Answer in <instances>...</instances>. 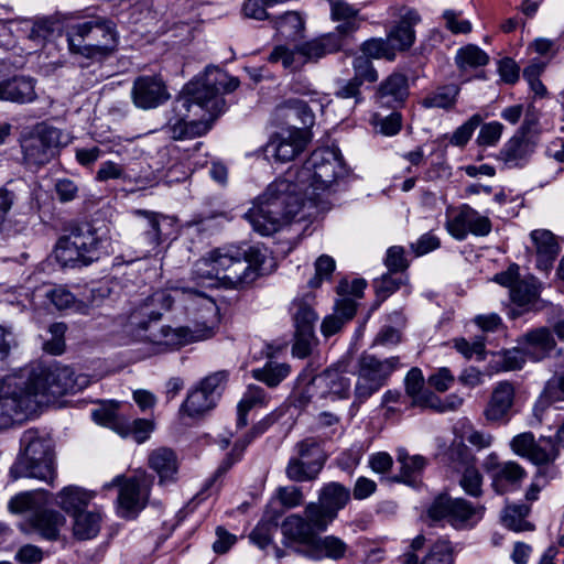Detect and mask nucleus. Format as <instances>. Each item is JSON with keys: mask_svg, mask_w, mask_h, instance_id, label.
<instances>
[{"mask_svg": "<svg viewBox=\"0 0 564 564\" xmlns=\"http://www.w3.org/2000/svg\"><path fill=\"white\" fill-rule=\"evenodd\" d=\"M149 465L159 475L161 485L176 480L178 462L176 454L171 448L161 447L153 451L149 456Z\"/></svg>", "mask_w": 564, "mask_h": 564, "instance_id": "nucleus-33", "label": "nucleus"}, {"mask_svg": "<svg viewBox=\"0 0 564 564\" xmlns=\"http://www.w3.org/2000/svg\"><path fill=\"white\" fill-rule=\"evenodd\" d=\"M564 402V370L555 371L544 383L538 405L547 408Z\"/></svg>", "mask_w": 564, "mask_h": 564, "instance_id": "nucleus-46", "label": "nucleus"}, {"mask_svg": "<svg viewBox=\"0 0 564 564\" xmlns=\"http://www.w3.org/2000/svg\"><path fill=\"white\" fill-rule=\"evenodd\" d=\"M459 91L460 88L456 84L442 85L429 93L420 104L426 109L440 108L449 110L455 107Z\"/></svg>", "mask_w": 564, "mask_h": 564, "instance_id": "nucleus-36", "label": "nucleus"}, {"mask_svg": "<svg viewBox=\"0 0 564 564\" xmlns=\"http://www.w3.org/2000/svg\"><path fill=\"white\" fill-rule=\"evenodd\" d=\"M512 452L538 466L536 478L553 479L556 474L555 460L560 449L550 436L535 438L532 432H523L510 441Z\"/></svg>", "mask_w": 564, "mask_h": 564, "instance_id": "nucleus-14", "label": "nucleus"}, {"mask_svg": "<svg viewBox=\"0 0 564 564\" xmlns=\"http://www.w3.org/2000/svg\"><path fill=\"white\" fill-rule=\"evenodd\" d=\"M497 371H512L521 369L528 358L522 346L505 349L494 354Z\"/></svg>", "mask_w": 564, "mask_h": 564, "instance_id": "nucleus-49", "label": "nucleus"}, {"mask_svg": "<svg viewBox=\"0 0 564 564\" xmlns=\"http://www.w3.org/2000/svg\"><path fill=\"white\" fill-rule=\"evenodd\" d=\"M409 95L408 77L402 73L394 72L379 84L376 99L382 107L398 109L404 105Z\"/></svg>", "mask_w": 564, "mask_h": 564, "instance_id": "nucleus-23", "label": "nucleus"}, {"mask_svg": "<svg viewBox=\"0 0 564 564\" xmlns=\"http://www.w3.org/2000/svg\"><path fill=\"white\" fill-rule=\"evenodd\" d=\"M281 532L285 546L290 547L293 544H299L294 547L297 554H300V550L310 549L316 538L304 516L300 514L286 517L281 524Z\"/></svg>", "mask_w": 564, "mask_h": 564, "instance_id": "nucleus-26", "label": "nucleus"}, {"mask_svg": "<svg viewBox=\"0 0 564 564\" xmlns=\"http://www.w3.org/2000/svg\"><path fill=\"white\" fill-rule=\"evenodd\" d=\"M61 131L56 128H45L34 135L21 141L24 163L28 166L47 164L58 152Z\"/></svg>", "mask_w": 564, "mask_h": 564, "instance_id": "nucleus-18", "label": "nucleus"}, {"mask_svg": "<svg viewBox=\"0 0 564 564\" xmlns=\"http://www.w3.org/2000/svg\"><path fill=\"white\" fill-rule=\"evenodd\" d=\"M485 341L486 337L484 335L475 336L471 341L462 337L454 339V347L468 359L475 355L479 360H484L486 354Z\"/></svg>", "mask_w": 564, "mask_h": 564, "instance_id": "nucleus-60", "label": "nucleus"}, {"mask_svg": "<svg viewBox=\"0 0 564 564\" xmlns=\"http://www.w3.org/2000/svg\"><path fill=\"white\" fill-rule=\"evenodd\" d=\"M349 546L336 535H316L312 545L307 550H300V554L314 561L330 558L334 561L343 560Z\"/></svg>", "mask_w": 564, "mask_h": 564, "instance_id": "nucleus-30", "label": "nucleus"}, {"mask_svg": "<svg viewBox=\"0 0 564 564\" xmlns=\"http://www.w3.org/2000/svg\"><path fill=\"white\" fill-rule=\"evenodd\" d=\"M511 301L518 306L533 304L539 297V291L534 282L518 280L509 291Z\"/></svg>", "mask_w": 564, "mask_h": 564, "instance_id": "nucleus-58", "label": "nucleus"}, {"mask_svg": "<svg viewBox=\"0 0 564 564\" xmlns=\"http://www.w3.org/2000/svg\"><path fill=\"white\" fill-rule=\"evenodd\" d=\"M420 564H454L451 542L444 539L435 541Z\"/></svg>", "mask_w": 564, "mask_h": 564, "instance_id": "nucleus-56", "label": "nucleus"}, {"mask_svg": "<svg viewBox=\"0 0 564 564\" xmlns=\"http://www.w3.org/2000/svg\"><path fill=\"white\" fill-rule=\"evenodd\" d=\"M170 97L167 86L159 75H140L132 83L131 99L139 109H155Z\"/></svg>", "mask_w": 564, "mask_h": 564, "instance_id": "nucleus-20", "label": "nucleus"}, {"mask_svg": "<svg viewBox=\"0 0 564 564\" xmlns=\"http://www.w3.org/2000/svg\"><path fill=\"white\" fill-rule=\"evenodd\" d=\"M87 384L83 376L75 377L68 366L39 367L23 375L8 376L0 380V430L15 421L34 414L57 398L75 393Z\"/></svg>", "mask_w": 564, "mask_h": 564, "instance_id": "nucleus-1", "label": "nucleus"}, {"mask_svg": "<svg viewBox=\"0 0 564 564\" xmlns=\"http://www.w3.org/2000/svg\"><path fill=\"white\" fill-rule=\"evenodd\" d=\"M340 51V43L335 35L323 34L310 41L300 43L290 48L286 45H276L270 52L268 62L281 63L290 72L300 70L307 63H316L328 54Z\"/></svg>", "mask_w": 564, "mask_h": 564, "instance_id": "nucleus-11", "label": "nucleus"}, {"mask_svg": "<svg viewBox=\"0 0 564 564\" xmlns=\"http://www.w3.org/2000/svg\"><path fill=\"white\" fill-rule=\"evenodd\" d=\"M275 29L285 39L295 40L304 30V20L294 11H290L275 20Z\"/></svg>", "mask_w": 564, "mask_h": 564, "instance_id": "nucleus-54", "label": "nucleus"}, {"mask_svg": "<svg viewBox=\"0 0 564 564\" xmlns=\"http://www.w3.org/2000/svg\"><path fill=\"white\" fill-rule=\"evenodd\" d=\"M420 21L421 17L415 9L408 7L401 9L398 24L387 35L395 52L408 51L414 44V26Z\"/></svg>", "mask_w": 564, "mask_h": 564, "instance_id": "nucleus-27", "label": "nucleus"}, {"mask_svg": "<svg viewBox=\"0 0 564 564\" xmlns=\"http://www.w3.org/2000/svg\"><path fill=\"white\" fill-rule=\"evenodd\" d=\"M530 238L535 247L538 269L547 272L560 253L555 235L547 229H535L531 231Z\"/></svg>", "mask_w": 564, "mask_h": 564, "instance_id": "nucleus-29", "label": "nucleus"}, {"mask_svg": "<svg viewBox=\"0 0 564 564\" xmlns=\"http://www.w3.org/2000/svg\"><path fill=\"white\" fill-rule=\"evenodd\" d=\"M360 51L370 58L387 59L389 62L394 61L397 56L393 44L389 42L388 37L369 39L361 44Z\"/></svg>", "mask_w": 564, "mask_h": 564, "instance_id": "nucleus-50", "label": "nucleus"}, {"mask_svg": "<svg viewBox=\"0 0 564 564\" xmlns=\"http://www.w3.org/2000/svg\"><path fill=\"white\" fill-rule=\"evenodd\" d=\"M283 510L267 512L268 520L260 521L256 528L250 532L249 539L261 550H264L273 542V534L278 529V521L282 516Z\"/></svg>", "mask_w": 564, "mask_h": 564, "instance_id": "nucleus-42", "label": "nucleus"}, {"mask_svg": "<svg viewBox=\"0 0 564 564\" xmlns=\"http://www.w3.org/2000/svg\"><path fill=\"white\" fill-rule=\"evenodd\" d=\"M455 62L459 69L475 68L487 65L489 56L477 45L468 44L457 51Z\"/></svg>", "mask_w": 564, "mask_h": 564, "instance_id": "nucleus-51", "label": "nucleus"}, {"mask_svg": "<svg viewBox=\"0 0 564 564\" xmlns=\"http://www.w3.org/2000/svg\"><path fill=\"white\" fill-rule=\"evenodd\" d=\"M56 30V21L52 18H41L32 23L28 32V39L33 42L35 46H43L44 43L54 35Z\"/></svg>", "mask_w": 564, "mask_h": 564, "instance_id": "nucleus-59", "label": "nucleus"}, {"mask_svg": "<svg viewBox=\"0 0 564 564\" xmlns=\"http://www.w3.org/2000/svg\"><path fill=\"white\" fill-rule=\"evenodd\" d=\"M188 300L198 303L204 312V322L197 323L194 328L178 327L172 328L167 325L158 327L151 335H147V341L166 349H176L189 343L204 340L214 335V327L217 318V305L215 301L204 292L195 289H176Z\"/></svg>", "mask_w": 564, "mask_h": 564, "instance_id": "nucleus-7", "label": "nucleus"}, {"mask_svg": "<svg viewBox=\"0 0 564 564\" xmlns=\"http://www.w3.org/2000/svg\"><path fill=\"white\" fill-rule=\"evenodd\" d=\"M290 365L269 360L263 367L252 369L251 376L269 388H275L290 375Z\"/></svg>", "mask_w": 564, "mask_h": 564, "instance_id": "nucleus-40", "label": "nucleus"}, {"mask_svg": "<svg viewBox=\"0 0 564 564\" xmlns=\"http://www.w3.org/2000/svg\"><path fill=\"white\" fill-rule=\"evenodd\" d=\"M58 498V505L65 512L76 514L87 508L94 494L77 486H67L61 490Z\"/></svg>", "mask_w": 564, "mask_h": 564, "instance_id": "nucleus-37", "label": "nucleus"}, {"mask_svg": "<svg viewBox=\"0 0 564 564\" xmlns=\"http://www.w3.org/2000/svg\"><path fill=\"white\" fill-rule=\"evenodd\" d=\"M313 386L319 388L322 397L333 399H348L350 395L351 380L337 368H328L313 377Z\"/></svg>", "mask_w": 564, "mask_h": 564, "instance_id": "nucleus-28", "label": "nucleus"}, {"mask_svg": "<svg viewBox=\"0 0 564 564\" xmlns=\"http://www.w3.org/2000/svg\"><path fill=\"white\" fill-rule=\"evenodd\" d=\"M282 109L288 111L285 116L289 119L294 118L299 120L300 124H302L300 129H302L303 131H305V129L314 124V112L308 107V105L303 100L289 99L283 104Z\"/></svg>", "mask_w": 564, "mask_h": 564, "instance_id": "nucleus-52", "label": "nucleus"}, {"mask_svg": "<svg viewBox=\"0 0 564 564\" xmlns=\"http://www.w3.org/2000/svg\"><path fill=\"white\" fill-rule=\"evenodd\" d=\"M440 460L445 466L460 473L464 468L476 464L477 458L464 442H453L440 454Z\"/></svg>", "mask_w": 564, "mask_h": 564, "instance_id": "nucleus-34", "label": "nucleus"}, {"mask_svg": "<svg viewBox=\"0 0 564 564\" xmlns=\"http://www.w3.org/2000/svg\"><path fill=\"white\" fill-rule=\"evenodd\" d=\"M354 78L364 84L378 80V72L373 67L371 58L365 54L356 56L352 61Z\"/></svg>", "mask_w": 564, "mask_h": 564, "instance_id": "nucleus-63", "label": "nucleus"}, {"mask_svg": "<svg viewBox=\"0 0 564 564\" xmlns=\"http://www.w3.org/2000/svg\"><path fill=\"white\" fill-rule=\"evenodd\" d=\"M91 417L96 423L113 430L119 435L128 431L127 417L119 412L118 402L110 401L93 410Z\"/></svg>", "mask_w": 564, "mask_h": 564, "instance_id": "nucleus-35", "label": "nucleus"}, {"mask_svg": "<svg viewBox=\"0 0 564 564\" xmlns=\"http://www.w3.org/2000/svg\"><path fill=\"white\" fill-rule=\"evenodd\" d=\"M482 118L480 115H473L466 122L459 126L451 137V144L464 147L471 138L475 130L480 126Z\"/></svg>", "mask_w": 564, "mask_h": 564, "instance_id": "nucleus-64", "label": "nucleus"}, {"mask_svg": "<svg viewBox=\"0 0 564 564\" xmlns=\"http://www.w3.org/2000/svg\"><path fill=\"white\" fill-rule=\"evenodd\" d=\"M293 174L292 170H288L269 184L245 214L253 230L261 236H272L289 224L301 210L304 198H307Z\"/></svg>", "mask_w": 564, "mask_h": 564, "instance_id": "nucleus-3", "label": "nucleus"}, {"mask_svg": "<svg viewBox=\"0 0 564 564\" xmlns=\"http://www.w3.org/2000/svg\"><path fill=\"white\" fill-rule=\"evenodd\" d=\"M481 467L491 481V488L498 495L518 490L528 476L525 469L519 463L514 460L502 462L495 452L485 457Z\"/></svg>", "mask_w": 564, "mask_h": 564, "instance_id": "nucleus-17", "label": "nucleus"}, {"mask_svg": "<svg viewBox=\"0 0 564 564\" xmlns=\"http://www.w3.org/2000/svg\"><path fill=\"white\" fill-rule=\"evenodd\" d=\"M321 470V463H307L295 456L289 459L285 474L291 481L305 482L315 480Z\"/></svg>", "mask_w": 564, "mask_h": 564, "instance_id": "nucleus-44", "label": "nucleus"}, {"mask_svg": "<svg viewBox=\"0 0 564 564\" xmlns=\"http://www.w3.org/2000/svg\"><path fill=\"white\" fill-rule=\"evenodd\" d=\"M290 170L293 171V178L310 199L318 196L321 192L330 191L349 174L340 151L335 148L316 149L302 167Z\"/></svg>", "mask_w": 564, "mask_h": 564, "instance_id": "nucleus-5", "label": "nucleus"}, {"mask_svg": "<svg viewBox=\"0 0 564 564\" xmlns=\"http://www.w3.org/2000/svg\"><path fill=\"white\" fill-rule=\"evenodd\" d=\"M50 497L51 494L43 489L21 492L11 498L9 509L14 513L31 511L20 529L24 532L34 531L43 539L55 541L66 519L58 511L45 508Z\"/></svg>", "mask_w": 564, "mask_h": 564, "instance_id": "nucleus-9", "label": "nucleus"}, {"mask_svg": "<svg viewBox=\"0 0 564 564\" xmlns=\"http://www.w3.org/2000/svg\"><path fill=\"white\" fill-rule=\"evenodd\" d=\"M304 518L315 535H318L328 529L329 524L333 523L337 516L318 501L306 505L304 509Z\"/></svg>", "mask_w": 564, "mask_h": 564, "instance_id": "nucleus-43", "label": "nucleus"}, {"mask_svg": "<svg viewBox=\"0 0 564 564\" xmlns=\"http://www.w3.org/2000/svg\"><path fill=\"white\" fill-rule=\"evenodd\" d=\"M228 377L229 372L227 370H219L200 380L198 387H200L213 399L218 401L228 381Z\"/></svg>", "mask_w": 564, "mask_h": 564, "instance_id": "nucleus-62", "label": "nucleus"}, {"mask_svg": "<svg viewBox=\"0 0 564 564\" xmlns=\"http://www.w3.org/2000/svg\"><path fill=\"white\" fill-rule=\"evenodd\" d=\"M516 388L509 381L498 382L484 410L485 419L490 423L507 422L514 403Z\"/></svg>", "mask_w": 564, "mask_h": 564, "instance_id": "nucleus-22", "label": "nucleus"}, {"mask_svg": "<svg viewBox=\"0 0 564 564\" xmlns=\"http://www.w3.org/2000/svg\"><path fill=\"white\" fill-rule=\"evenodd\" d=\"M74 517L73 532L79 540L95 538L100 530L101 516L94 511H79Z\"/></svg>", "mask_w": 564, "mask_h": 564, "instance_id": "nucleus-41", "label": "nucleus"}, {"mask_svg": "<svg viewBox=\"0 0 564 564\" xmlns=\"http://www.w3.org/2000/svg\"><path fill=\"white\" fill-rule=\"evenodd\" d=\"M397 460L400 463V474L393 480L403 482L411 487H417L421 482L423 470L427 459L422 455H410L406 449L400 448L397 453Z\"/></svg>", "mask_w": 564, "mask_h": 564, "instance_id": "nucleus-32", "label": "nucleus"}, {"mask_svg": "<svg viewBox=\"0 0 564 564\" xmlns=\"http://www.w3.org/2000/svg\"><path fill=\"white\" fill-rule=\"evenodd\" d=\"M459 486L463 488L466 495L479 498L482 496V480L484 477L477 468L476 464L470 465L467 468H464L460 471Z\"/></svg>", "mask_w": 564, "mask_h": 564, "instance_id": "nucleus-57", "label": "nucleus"}, {"mask_svg": "<svg viewBox=\"0 0 564 564\" xmlns=\"http://www.w3.org/2000/svg\"><path fill=\"white\" fill-rule=\"evenodd\" d=\"M217 401L207 394L200 387H196L187 394L181 411L191 417L202 416L216 406Z\"/></svg>", "mask_w": 564, "mask_h": 564, "instance_id": "nucleus-39", "label": "nucleus"}, {"mask_svg": "<svg viewBox=\"0 0 564 564\" xmlns=\"http://www.w3.org/2000/svg\"><path fill=\"white\" fill-rule=\"evenodd\" d=\"M267 249L259 245L218 248L198 260L195 274L203 279L218 280L225 286L242 289L262 275Z\"/></svg>", "mask_w": 564, "mask_h": 564, "instance_id": "nucleus-4", "label": "nucleus"}, {"mask_svg": "<svg viewBox=\"0 0 564 564\" xmlns=\"http://www.w3.org/2000/svg\"><path fill=\"white\" fill-rule=\"evenodd\" d=\"M239 86L236 77L216 66H208L204 75L188 83L181 95L172 104L173 118H170L166 128L175 140L187 139L186 118L193 106L205 110L212 120L225 111L224 94L232 93Z\"/></svg>", "mask_w": 564, "mask_h": 564, "instance_id": "nucleus-2", "label": "nucleus"}, {"mask_svg": "<svg viewBox=\"0 0 564 564\" xmlns=\"http://www.w3.org/2000/svg\"><path fill=\"white\" fill-rule=\"evenodd\" d=\"M104 240L97 229L88 224L69 226L55 246L57 262L65 268H84L98 261L104 253Z\"/></svg>", "mask_w": 564, "mask_h": 564, "instance_id": "nucleus-8", "label": "nucleus"}, {"mask_svg": "<svg viewBox=\"0 0 564 564\" xmlns=\"http://www.w3.org/2000/svg\"><path fill=\"white\" fill-rule=\"evenodd\" d=\"M68 50L73 55L102 61L118 45L116 23L105 17H89L69 24L66 29Z\"/></svg>", "mask_w": 564, "mask_h": 564, "instance_id": "nucleus-6", "label": "nucleus"}, {"mask_svg": "<svg viewBox=\"0 0 564 564\" xmlns=\"http://www.w3.org/2000/svg\"><path fill=\"white\" fill-rule=\"evenodd\" d=\"M307 144L306 132L299 127L273 134L263 147L267 160L285 163L294 160Z\"/></svg>", "mask_w": 564, "mask_h": 564, "instance_id": "nucleus-19", "label": "nucleus"}, {"mask_svg": "<svg viewBox=\"0 0 564 564\" xmlns=\"http://www.w3.org/2000/svg\"><path fill=\"white\" fill-rule=\"evenodd\" d=\"M153 476L141 473L130 478L117 477L120 482L118 494V513L124 519H134L147 506Z\"/></svg>", "mask_w": 564, "mask_h": 564, "instance_id": "nucleus-16", "label": "nucleus"}, {"mask_svg": "<svg viewBox=\"0 0 564 564\" xmlns=\"http://www.w3.org/2000/svg\"><path fill=\"white\" fill-rule=\"evenodd\" d=\"M517 343L523 347L528 358L535 362L547 358L556 347L552 330L547 327L531 329L519 337Z\"/></svg>", "mask_w": 564, "mask_h": 564, "instance_id": "nucleus-25", "label": "nucleus"}, {"mask_svg": "<svg viewBox=\"0 0 564 564\" xmlns=\"http://www.w3.org/2000/svg\"><path fill=\"white\" fill-rule=\"evenodd\" d=\"M448 232L457 240H464L468 234L485 237L490 234L492 225L487 216L480 215L467 204L459 206L456 215L446 224Z\"/></svg>", "mask_w": 564, "mask_h": 564, "instance_id": "nucleus-21", "label": "nucleus"}, {"mask_svg": "<svg viewBox=\"0 0 564 564\" xmlns=\"http://www.w3.org/2000/svg\"><path fill=\"white\" fill-rule=\"evenodd\" d=\"M357 312V303L354 299L343 297L335 303L334 313L324 317L321 332L324 337H330L339 333L351 321Z\"/></svg>", "mask_w": 564, "mask_h": 564, "instance_id": "nucleus-31", "label": "nucleus"}, {"mask_svg": "<svg viewBox=\"0 0 564 564\" xmlns=\"http://www.w3.org/2000/svg\"><path fill=\"white\" fill-rule=\"evenodd\" d=\"M350 490L339 482L326 484L319 491L318 501L325 506L328 510H332L334 514L338 516V512L344 509L350 501Z\"/></svg>", "mask_w": 564, "mask_h": 564, "instance_id": "nucleus-38", "label": "nucleus"}, {"mask_svg": "<svg viewBox=\"0 0 564 564\" xmlns=\"http://www.w3.org/2000/svg\"><path fill=\"white\" fill-rule=\"evenodd\" d=\"M485 507L473 505L464 498H452L448 494H440L426 510L427 518L433 522L447 521L456 529L468 527L479 520Z\"/></svg>", "mask_w": 564, "mask_h": 564, "instance_id": "nucleus-15", "label": "nucleus"}, {"mask_svg": "<svg viewBox=\"0 0 564 564\" xmlns=\"http://www.w3.org/2000/svg\"><path fill=\"white\" fill-rule=\"evenodd\" d=\"M137 216H141L144 218V225L142 226L144 229V235L147 240L152 246H159L161 243V228H160V215L154 212H149L144 209H137L134 212Z\"/></svg>", "mask_w": 564, "mask_h": 564, "instance_id": "nucleus-61", "label": "nucleus"}, {"mask_svg": "<svg viewBox=\"0 0 564 564\" xmlns=\"http://www.w3.org/2000/svg\"><path fill=\"white\" fill-rule=\"evenodd\" d=\"M295 451L297 453V458L306 460L307 463H321V469H323L326 456L321 443L316 438L307 437L297 442Z\"/></svg>", "mask_w": 564, "mask_h": 564, "instance_id": "nucleus-55", "label": "nucleus"}, {"mask_svg": "<svg viewBox=\"0 0 564 564\" xmlns=\"http://www.w3.org/2000/svg\"><path fill=\"white\" fill-rule=\"evenodd\" d=\"M399 367V357L379 359L373 355L362 354L358 359L355 400L351 406L358 408L377 393Z\"/></svg>", "mask_w": 564, "mask_h": 564, "instance_id": "nucleus-13", "label": "nucleus"}, {"mask_svg": "<svg viewBox=\"0 0 564 564\" xmlns=\"http://www.w3.org/2000/svg\"><path fill=\"white\" fill-rule=\"evenodd\" d=\"M293 321L296 332H314L315 323L318 319L317 313L306 299L295 300L292 303Z\"/></svg>", "mask_w": 564, "mask_h": 564, "instance_id": "nucleus-47", "label": "nucleus"}, {"mask_svg": "<svg viewBox=\"0 0 564 564\" xmlns=\"http://www.w3.org/2000/svg\"><path fill=\"white\" fill-rule=\"evenodd\" d=\"M174 297L166 290H158L148 297L134 304L124 324L126 332L139 340L147 341V335H151L158 328L163 313L171 310Z\"/></svg>", "mask_w": 564, "mask_h": 564, "instance_id": "nucleus-12", "label": "nucleus"}, {"mask_svg": "<svg viewBox=\"0 0 564 564\" xmlns=\"http://www.w3.org/2000/svg\"><path fill=\"white\" fill-rule=\"evenodd\" d=\"M533 152L534 143L531 141L528 131L521 128L505 143L498 159L508 169L523 167Z\"/></svg>", "mask_w": 564, "mask_h": 564, "instance_id": "nucleus-24", "label": "nucleus"}, {"mask_svg": "<svg viewBox=\"0 0 564 564\" xmlns=\"http://www.w3.org/2000/svg\"><path fill=\"white\" fill-rule=\"evenodd\" d=\"M530 510V507L525 503L507 506L502 516L503 524L516 532L532 531L534 525L527 520Z\"/></svg>", "mask_w": 564, "mask_h": 564, "instance_id": "nucleus-45", "label": "nucleus"}, {"mask_svg": "<svg viewBox=\"0 0 564 564\" xmlns=\"http://www.w3.org/2000/svg\"><path fill=\"white\" fill-rule=\"evenodd\" d=\"M243 445H240L236 442L231 448V451L226 455V457L221 460L214 475L208 478L203 487V491H207L212 489L215 484L225 476V474L239 460H241L245 453Z\"/></svg>", "mask_w": 564, "mask_h": 564, "instance_id": "nucleus-53", "label": "nucleus"}, {"mask_svg": "<svg viewBox=\"0 0 564 564\" xmlns=\"http://www.w3.org/2000/svg\"><path fill=\"white\" fill-rule=\"evenodd\" d=\"M463 403V399L455 398V401L448 402L443 401L434 392L430 390H423L413 400H411V408H420L422 410L430 409L438 413L446 412L448 410H455Z\"/></svg>", "mask_w": 564, "mask_h": 564, "instance_id": "nucleus-48", "label": "nucleus"}, {"mask_svg": "<svg viewBox=\"0 0 564 564\" xmlns=\"http://www.w3.org/2000/svg\"><path fill=\"white\" fill-rule=\"evenodd\" d=\"M21 444L24 446V452L11 466V478L15 480L29 477L52 484L56 473L51 441L41 438L36 431L29 430L23 433Z\"/></svg>", "mask_w": 564, "mask_h": 564, "instance_id": "nucleus-10", "label": "nucleus"}]
</instances>
